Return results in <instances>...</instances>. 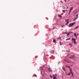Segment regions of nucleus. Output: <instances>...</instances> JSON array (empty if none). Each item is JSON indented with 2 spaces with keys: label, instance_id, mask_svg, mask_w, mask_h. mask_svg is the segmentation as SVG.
Here are the masks:
<instances>
[{
  "label": "nucleus",
  "instance_id": "6e6552de",
  "mask_svg": "<svg viewBox=\"0 0 79 79\" xmlns=\"http://www.w3.org/2000/svg\"><path fill=\"white\" fill-rule=\"evenodd\" d=\"M53 42H54V43H56V40H55V39H54L53 40Z\"/></svg>",
  "mask_w": 79,
  "mask_h": 79
},
{
  "label": "nucleus",
  "instance_id": "0eeeda50",
  "mask_svg": "<svg viewBox=\"0 0 79 79\" xmlns=\"http://www.w3.org/2000/svg\"><path fill=\"white\" fill-rule=\"evenodd\" d=\"M73 33V32H69V33L67 34V35H69V34H72Z\"/></svg>",
  "mask_w": 79,
  "mask_h": 79
},
{
  "label": "nucleus",
  "instance_id": "4468645a",
  "mask_svg": "<svg viewBox=\"0 0 79 79\" xmlns=\"http://www.w3.org/2000/svg\"><path fill=\"white\" fill-rule=\"evenodd\" d=\"M74 36H75V37H76V38L77 37V36L76 35V33H75L74 34Z\"/></svg>",
  "mask_w": 79,
  "mask_h": 79
},
{
  "label": "nucleus",
  "instance_id": "7c9ffc66",
  "mask_svg": "<svg viewBox=\"0 0 79 79\" xmlns=\"http://www.w3.org/2000/svg\"><path fill=\"white\" fill-rule=\"evenodd\" d=\"M64 1L65 2H66V0H64Z\"/></svg>",
  "mask_w": 79,
  "mask_h": 79
},
{
  "label": "nucleus",
  "instance_id": "cd10ccee",
  "mask_svg": "<svg viewBox=\"0 0 79 79\" xmlns=\"http://www.w3.org/2000/svg\"><path fill=\"white\" fill-rule=\"evenodd\" d=\"M61 3H63V2H62L61 1Z\"/></svg>",
  "mask_w": 79,
  "mask_h": 79
},
{
  "label": "nucleus",
  "instance_id": "473e14b6",
  "mask_svg": "<svg viewBox=\"0 0 79 79\" xmlns=\"http://www.w3.org/2000/svg\"><path fill=\"white\" fill-rule=\"evenodd\" d=\"M62 27H63V26H62Z\"/></svg>",
  "mask_w": 79,
  "mask_h": 79
},
{
  "label": "nucleus",
  "instance_id": "c9c22d12",
  "mask_svg": "<svg viewBox=\"0 0 79 79\" xmlns=\"http://www.w3.org/2000/svg\"><path fill=\"white\" fill-rule=\"evenodd\" d=\"M68 68H69V66H68Z\"/></svg>",
  "mask_w": 79,
  "mask_h": 79
},
{
  "label": "nucleus",
  "instance_id": "aec40b11",
  "mask_svg": "<svg viewBox=\"0 0 79 79\" xmlns=\"http://www.w3.org/2000/svg\"><path fill=\"white\" fill-rule=\"evenodd\" d=\"M71 73L73 77H74V76H73V73L72 72H71Z\"/></svg>",
  "mask_w": 79,
  "mask_h": 79
},
{
  "label": "nucleus",
  "instance_id": "f704fd0d",
  "mask_svg": "<svg viewBox=\"0 0 79 79\" xmlns=\"http://www.w3.org/2000/svg\"><path fill=\"white\" fill-rule=\"evenodd\" d=\"M35 58H37V57H35Z\"/></svg>",
  "mask_w": 79,
  "mask_h": 79
},
{
  "label": "nucleus",
  "instance_id": "5701e85b",
  "mask_svg": "<svg viewBox=\"0 0 79 79\" xmlns=\"http://www.w3.org/2000/svg\"><path fill=\"white\" fill-rule=\"evenodd\" d=\"M67 61V63H71V62H69V61Z\"/></svg>",
  "mask_w": 79,
  "mask_h": 79
},
{
  "label": "nucleus",
  "instance_id": "f03ea898",
  "mask_svg": "<svg viewBox=\"0 0 79 79\" xmlns=\"http://www.w3.org/2000/svg\"><path fill=\"white\" fill-rule=\"evenodd\" d=\"M69 19H67L65 20V21H66V23L65 24V25H67L68 23H69V22H68Z\"/></svg>",
  "mask_w": 79,
  "mask_h": 79
},
{
  "label": "nucleus",
  "instance_id": "4be33fe9",
  "mask_svg": "<svg viewBox=\"0 0 79 79\" xmlns=\"http://www.w3.org/2000/svg\"><path fill=\"white\" fill-rule=\"evenodd\" d=\"M71 72H70V73H69V74H68V76H69V75H70V74H71Z\"/></svg>",
  "mask_w": 79,
  "mask_h": 79
},
{
  "label": "nucleus",
  "instance_id": "f3484780",
  "mask_svg": "<svg viewBox=\"0 0 79 79\" xmlns=\"http://www.w3.org/2000/svg\"><path fill=\"white\" fill-rule=\"evenodd\" d=\"M60 45H62V44H61V42H60Z\"/></svg>",
  "mask_w": 79,
  "mask_h": 79
},
{
  "label": "nucleus",
  "instance_id": "7ed1b4c3",
  "mask_svg": "<svg viewBox=\"0 0 79 79\" xmlns=\"http://www.w3.org/2000/svg\"><path fill=\"white\" fill-rule=\"evenodd\" d=\"M74 58H75L74 56H73L71 57H69V58H70V59H72V60H73V59Z\"/></svg>",
  "mask_w": 79,
  "mask_h": 79
},
{
  "label": "nucleus",
  "instance_id": "a878e982",
  "mask_svg": "<svg viewBox=\"0 0 79 79\" xmlns=\"http://www.w3.org/2000/svg\"><path fill=\"white\" fill-rule=\"evenodd\" d=\"M63 33L64 34H65L66 33V32H63Z\"/></svg>",
  "mask_w": 79,
  "mask_h": 79
},
{
  "label": "nucleus",
  "instance_id": "2f4dec72",
  "mask_svg": "<svg viewBox=\"0 0 79 79\" xmlns=\"http://www.w3.org/2000/svg\"><path fill=\"white\" fill-rule=\"evenodd\" d=\"M52 76H53V77H55V76H53V75Z\"/></svg>",
  "mask_w": 79,
  "mask_h": 79
},
{
  "label": "nucleus",
  "instance_id": "6ab92c4d",
  "mask_svg": "<svg viewBox=\"0 0 79 79\" xmlns=\"http://www.w3.org/2000/svg\"><path fill=\"white\" fill-rule=\"evenodd\" d=\"M53 79H56V78L55 77H54L53 78Z\"/></svg>",
  "mask_w": 79,
  "mask_h": 79
},
{
  "label": "nucleus",
  "instance_id": "9b49d317",
  "mask_svg": "<svg viewBox=\"0 0 79 79\" xmlns=\"http://www.w3.org/2000/svg\"><path fill=\"white\" fill-rule=\"evenodd\" d=\"M58 15L59 16V17H60V18H61V17H62L61 15H60L58 14Z\"/></svg>",
  "mask_w": 79,
  "mask_h": 79
},
{
  "label": "nucleus",
  "instance_id": "ddd939ff",
  "mask_svg": "<svg viewBox=\"0 0 79 79\" xmlns=\"http://www.w3.org/2000/svg\"><path fill=\"white\" fill-rule=\"evenodd\" d=\"M69 45H70V47H71V46H72V45L70 44V43H69Z\"/></svg>",
  "mask_w": 79,
  "mask_h": 79
},
{
  "label": "nucleus",
  "instance_id": "f257e3e1",
  "mask_svg": "<svg viewBox=\"0 0 79 79\" xmlns=\"http://www.w3.org/2000/svg\"><path fill=\"white\" fill-rule=\"evenodd\" d=\"M75 23V22L70 23L69 24V25H68V26L69 27H72V26H73Z\"/></svg>",
  "mask_w": 79,
  "mask_h": 79
},
{
  "label": "nucleus",
  "instance_id": "dca6fc26",
  "mask_svg": "<svg viewBox=\"0 0 79 79\" xmlns=\"http://www.w3.org/2000/svg\"><path fill=\"white\" fill-rule=\"evenodd\" d=\"M34 76H35V77H37V75H36L35 74H34L33 75V77H34Z\"/></svg>",
  "mask_w": 79,
  "mask_h": 79
},
{
  "label": "nucleus",
  "instance_id": "c756f323",
  "mask_svg": "<svg viewBox=\"0 0 79 79\" xmlns=\"http://www.w3.org/2000/svg\"><path fill=\"white\" fill-rule=\"evenodd\" d=\"M65 11H67V10H65Z\"/></svg>",
  "mask_w": 79,
  "mask_h": 79
},
{
  "label": "nucleus",
  "instance_id": "b1692460",
  "mask_svg": "<svg viewBox=\"0 0 79 79\" xmlns=\"http://www.w3.org/2000/svg\"><path fill=\"white\" fill-rule=\"evenodd\" d=\"M50 76L51 78H52V75H50Z\"/></svg>",
  "mask_w": 79,
  "mask_h": 79
},
{
  "label": "nucleus",
  "instance_id": "1a4fd4ad",
  "mask_svg": "<svg viewBox=\"0 0 79 79\" xmlns=\"http://www.w3.org/2000/svg\"><path fill=\"white\" fill-rule=\"evenodd\" d=\"M62 69H63V70L64 71H65V68H64V67H63Z\"/></svg>",
  "mask_w": 79,
  "mask_h": 79
},
{
  "label": "nucleus",
  "instance_id": "bb28decb",
  "mask_svg": "<svg viewBox=\"0 0 79 79\" xmlns=\"http://www.w3.org/2000/svg\"><path fill=\"white\" fill-rule=\"evenodd\" d=\"M67 8V9H68V6H66Z\"/></svg>",
  "mask_w": 79,
  "mask_h": 79
},
{
  "label": "nucleus",
  "instance_id": "39448f33",
  "mask_svg": "<svg viewBox=\"0 0 79 79\" xmlns=\"http://www.w3.org/2000/svg\"><path fill=\"white\" fill-rule=\"evenodd\" d=\"M74 40V41H73L74 43L75 44H76V41H75L74 38L72 39V40Z\"/></svg>",
  "mask_w": 79,
  "mask_h": 79
},
{
  "label": "nucleus",
  "instance_id": "393cba45",
  "mask_svg": "<svg viewBox=\"0 0 79 79\" xmlns=\"http://www.w3.org/2000/svg\"><path fill=\"white\" fill-rule=\"evenodd\" d=\"M76 18L75 19H73V21H75V20H76Z\"/></svg>",
  "mask_w": 79,
  "mask_h": 79
},
{
  "label": "nucleus",
  "instance_id": "20e7f679",
  "mask_svg": "<svg viewBox=\"0 0 79 79\" xmlns=\"http://www.w3.org/2000/svg\"><path fill=\"white\" fill-rule=\"evenodd\" d=\"M73 9V7H71V8H70V10H69V14L70 13H71V10H72Z\"/></svg>",
  "mask_w": 79,
  "mask_h": 79
},
{
  "label": "nucleus",
  "instance_id": "9d476101",
  "mask_svg": "<svg viewBox=\"0 0 79 79\" xmlns=\"http://www.w3.org/2000/svg\"><path fill=\"white\" fill-rule=\"evenodd\" d=\"M48 70L50 72H52V70L50 69H48Z\"/></svg>",
  "mask_w": 79,
  "mask_h": 79
},
{
  "label": "nucleus",
  "instance_id": "72a5a7b5",
  "mask_svg": "<svg viewBox=\"0 0 79 79\" xmlns=\"http://www.w3.org/2000/svg\"><path fill=\"white\" fill-rule=\"evenodd\" d=\"M79 35V34L78 33L77 34V35Z\"/></svg>",
  "mask_w": 79,
  "mask_h": 79
},
{
  "label": "nucleus",
  "instance_id": "a211bd4d",
  "mask_svg": "<svg viewBox=\"0 0 79 79\" xmlns=\"http://www.w3.org/2000/svg\"><path fill=\"white\" fill-rule=\"evenodd\" d=\"M62 12H63L64 13H66V12H65V10H62Z\"/></svg>",
  "mask_w": 79,
  "mask_h": 79
},
{
  "label": "nucleus",
  "instance_id": "f8f14e48",
  "mask_svg": "<svg viewBox=\"0 0 79 79\" xmlns=\"http://www.w3.org/2000/svg\"><path fill=\"white\" fill-rule=\"evenodd\" d=\"M69 69L70 73H72V70L71 69V68H69Z\"/></svg>",
  "mask_w": 79,
  "mask_h": 79
},
{
  "label": "nucleus",
  "instance_id": "2eb2a0df",
  "mask_svg": "<svg viewBox=\"0 0 79 79\" xmlns=\"http://www.w3.org/2000/svg\"><path fill=\"white\" fill-rule=\"evenodd\" d=\"M70 40V38L67 39L66 40Z\"/></svg>",
  "mask_w": 79,
  "mask_h": 79
},
{
  "label": "nucleus",
  "instance_id": "412c9836",
  "mask_svg": "<svg viewBox=\"0 0 79 79\" xmlns=\"http://www.w3.org/2000/svg\"><path fill=\"white\" fill-rule=\"evenodd\" d=\"M78 27H79V26H77V27L75 28V29H77Z\"/></svg>",
  "mask_w": 79,
  "mask_h": 79
},
{
  "label": "nucleus",
  "instance_id": "423d86ee",
  "mask_svg": "<svg viewBox=\"0 0 79 79\" xmlns=\"http://www.w3.org/2000/svg\"><path fill=\"white\" fill-rule=\"evenodd\" d=\"M54 52V51L53 50H52L50 51V53H53Z\"/></svg>",
  "mask_w": 79,
  "mask_h": 79
},
{
  "label": "nucleus",
  "instance_id": "e433bc0d",
  "mask_svg": "<svg viewBox=\"0 0 79 79\" xmlns=\"http://www.w3.org/2000/svg\"><path fill=\"white\" fill-rule=\"evenodd\" d=\"M67 56H68V55H67Z\"/></svg>",
  "mask_w": 79,
  "mask_h": 79
},
{
  "label": "nucleus",
  "instance_id": "c85d7f7f",
  "mask_svg": "<svg viewBox=\"0 0 79 79\" xmlns=\"http://www.w3.org/2000/svg\"><path fill=\"white\" fill-rule=\"evenodd\" d=\"M76 15V16H77H77H78V15Z\"/></svg>",
  "mask_w": 79,
  "mask_h": 79
}]
</instances>
